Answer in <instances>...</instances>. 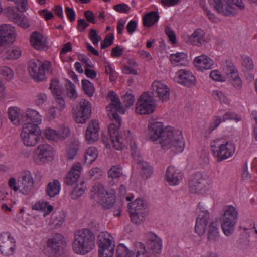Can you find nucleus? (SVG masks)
<instances>
[{"label": "nucleus", "instance_id": "nucleus-1", "mask_svg": "<svg viewBox=\"0 0 257 257\" xmlns=\"http://www.w3.org/2000/svg\"><path fill=\"white\" fill-rule=\"evenodd\" d=\"M149 139L152 141L159 140L164 150L171 149L175 153L182 152L184 148L182 132L171 126L164 127L161 122L152 120L148 126Z\"/></svg>", "mask_w": 257, "mask_h": 257}, {"label": "nucleus", "instance_id": "nucleus-2", "mask_svg": "<svg viewBox=\"0 0 257 257\" xmlns=\"http://www.w3.org/2000/svg\"><path fill=\"white\" fill-rule=\"evenodd\" d=\"M111 102L106 108L108 115L113 121L108 127L110 138L119 137L118 128L121 124V119L118 113L123 114L125 110L117 94L114 91H109L107 95Z\"/></svg>", "mask_w": 257, "mask_h": 257}, {"label": "nucleus", "instance_id": "nucleus-3", "mask_svg": "<svg viewBox=\"0 0 257 257\" xmlns=\"http://www.w3.org/2000/svg\"><path fill=\"white\" fill-rule=\"evenodd\" d=\"M95 246V235L89 229H82L75 234L73 244L74 250L77 254L85 255Z\"/></svg>", "mask_w": 257, "mask_h": 257}, {"label": "nucleus", "instance_id": "nucleus-4", "mask_svg": "<svg viewBox=\"0 0 257 257\" xmlns=\"http://www.w3.org/2000/svg\"><path fill=\"white\" fill-rule=\"evenodd\" d=\"M90 198L95 199L105 209L113 207L115 202L116 196L114 190L106 189L102 184H95L91 189Z\"/></svg>", "mask_w": 257, "mask_h": 257}, {"label": "nucleus", "instance_id": "nucleus-5", "mask_svg": "<svg viewBox=\"0 0 257 257\" xmlns=\"http://www.w3.org/2000/svg\"><path fill=\"white\" fill-rule=\"evenodd\" d=\"M128 210L131 221L140 224L147 215V202L142 198H137L128 203Z\"/></svg>", "mask_w": 257, "mask_h": 257}, {"label": "nucleus", "instance_id": "nucleus-6", "mask_svg": "<svg viewBox=\"0 0 257 257\" xmlns=\"http://www.w3.org/2000/svg\"><path fill=\"white\" fill-rule=\"evenodd\" d=\"M221 226L226 236L230 235L234 230L237 222L238 212L232 205H226L223 208Z\"/></svg>", "mask_w": 257, "mask_h": 257}, {"label": "nucleus", "instance_id": "nucleus-7", "mask_svg": "<svg viewBox=\"0 0 257 257\" xmlns=\"http://www.w3.org/2000/svg\"><path fill=\"white\" fill-rule=\"evenodd\" d=\"M222 140L216 139L211 143V149L219 161L231 157L235 151V146L230 142L222 143Z\"/></svg>", "mask_w": 257, "mask_h": 257}, {"label": "nucleus", "instance_id": "nucleus-8", "mask_svg": "<svg viewBox=\"0 0 257 257\" xmlns=\"http://www.w3.org/2000/svg\"><path fill=\"white\" fill-rule=\"evenodd\" d=\"M51 66L49 61H46L42 63L38 59L30 60L28 65L29 73L35 81L40 82L45 79V71H48Z\"/></svg>", "mask_w": 257, "mask_h": 257}, {"label": "nucleus", "instance_id": "nucleus-9", "mask_svg": "<svg viewBox=\"0 0 257 257\" xmlns=\"http://www.w3.org/2000/svg\"><path fill=\"white\" fill-rule=\"evenodd\" d=\"M41 130L35 124H24L21 137L24 144L27 146L36 145L40 139Z\"/></svg>", "mask_w": 257, "mask_h": 257}, {"label": "nucleus", "instance_id": "nucleus-10", "mask_svg": "<svg viewBox=\"0 0 257 257\" xmlns=\"http://www.w3.org/2000/svg\"><path fill=\"white\" fill-rule=\"evenodd\" d=\"M117 257H146L147 252L145 245L140 242L133 244V250H129L123 244H119L117 247Z\"/></svg>", "mask_w": 257, "mask_h": 257}, {"label": "nucleus", "instance_id": "nucleus-11", "mask_svg": "<svg viewBox=\"0 0 257 257\" xmlns=\"http://www.w3.org/2000/svg\"><path fill=\"white\" fill-rule=\"evenodd\" d=\"M155 107L152 97L148 93L144 92L137 100L136 112L141 115L152 113L154 111Z\"/></svg>", "mask_w": 257, "mask_h": 257}, {"label": "nucleus", "instance_id": "nucleus-12", "mask_svg": "<svg viewBox=\"0 0 257 257\" xmlns=\"http://www.w3.org/2000/svg\"><path fill=\"white\" fill-rule=\"evenodd\" d=\"M109 233L102 232L98 236V252L104 251V254L107 253V257H113L115 244Z\"/></svg>", "mask_w": 257, "mask_h": 257}, {"label": "nucleus", "instance_id": "nucleus-13", "mask_svg": "<svg viewBox=\"0 0 257 257\" xmlns=\"http://www.w3.org/2000/svg\"><path fill=\"white\" fill-rule=\"evenodd\" d=\"M91 114V107L89 102L83 99L79 103L77 111L73 113V118L78 123H84L88 119Z\"/></svg>", "mask_w": 257, "mask_h": 257}, {"label": "nucleus", "instance_id": "nucleus-14", "mask_svg": "<svg viewBox=\"0 0 257 257\" xmlns=\"http://www.w3.org/2000/svg\"><path fill=\"white\" fill-rule=\"evenodd\" d=\"M53 148L48 144L38 146L34 154L35 161L38 164L45 163L53 160Z\"/></svg>", "mask_w": 257, "mask_h": 257}, {"label": "nucleus", "instance_id": "nucleus-15", "mask_svg": "<svg viewBox=\"0 0 257 257\" xmlns=\"http://www.w3.org/2000/svg\"><path fill=\"white\" fill-rule=\"evenodd\" d=\"M64 237L60 234H55L47 241V251L50 257L60 255L63 244Z\"/></svg>", "mask_w": 257, "mask_h": 257}, {"label": "nucleus", "instance_id": "nucleus-16", "mask_svg": "<svg viewBox=\"0 0 257 257\" xmlns=\"http://www.w3.org/2000/svg\"><path fill=\"white\" fill-rule=\"evenodd\" d=\"M34 180L30 172L28 170L23 171L18 179V188L19 191L23 194L29 193L34 185Z\"/></svg>", "mask_w": 257, "mask_h": 257}, {"label": "nucleus", "instance_id": "nucleus-17", "mask_svg": "<svg viewBox=\"0 0 257 257\" xmlns=\"http://www.w3.org/2000/svg\"><path fill=\"white\" fill-rule=\"evenodd\" d=\"M15 249V242L11 234L6 232L1 234L0 236V251L6 256L13 254Z\"/></svg>", "mask_w": 257, "mask_h": 257}, {"label": "nucleus", "instance_id": "nucleus-18", "mask_svg": "<svg viewBox=\"0 0 257 257\" xmlns=\"http://www.w3.org/2000/svg\"><path fill=\"white\" fill-rule=\"evenodd\" d=\"M16 35L14 28L11 25L0 26V46H6L13 44Z\"/></svg>", "mask_w": 257, "mask_h": 257}, {"label": "nucleus", "instance_id": "nucleus-19", "mask_svg": "<svg viewBox=\"0 0 257 257\" xmlns=\"http://www.w3.org/2000/svg\"><path fill=\"white\" fill-rule=\"evenodd\" d=\"M210 5L219 13L225 16H234L236 14L235 9L230 5L222 0H208Z\"/></svg>", "mask_w": 257, "mask_h": 257}, {"label": "nucleus", "instance_id": "nucleus-20", "mask_svg": "<svg viewBox=\"0 0 257 257\" xmlns=\"http://www.w3.org/2000/svg\"><path fill=\"white\" fill-rule=\"evenodd\" d=\"M145 237L148 249L154 254L161 253L162 247V239L152 232L146 233Z\"/></svg>", "mask_w": 257, "mask_h": 257}, {"label": "nucleus", "instance_id": "nucleus-21", "mask_svg": "<svg viewBox=\"0 0 257 257\" xmlns=\"http://www.w3.org/2000/svg\"><path fill=\"white\" fill-rule=\"evenodd\" d=\"M205 180L200 172L193 174L189 182V191L192 193H200L205 187Z\"/></svg>", "mask_w": 257, "mask_h": 257}, {"label": "nucleus", "instance_id": "nucleus-22", "mask_svg": "<svg viewBox=\"0 0 257 257\" xmlns=\"http://www.w3.org/2000/svg\"><path fill=\"white\" fill-rule=\"evenodd\" d=\"M176 81L186 87L194 85L196 78L192 73L185 69L180 70L176 73Z\"/></svg>", "mask_w": 257, "mask_h": 257}, {"label": "nucleus", "instance_id": "nucleus-23", "mask_svg": "<svg viewBox=\"0 0 257 257\" xmlns=\"http://www.w3.org/2000/svg\"><path fill=\"white\" fill-rule=\"evenodd\" d=\"M99 126L96 120L90 122L86 130L85 139L89 143H92L96 141L99 138Z\"/></svg>", "mask_w": 257, "mask_h": 257}, {"label": "nucleus", "instance_id": "nucleus-24", "mask_svg": "<svg viewBox=\"0 0 257 257\" xmlns=\"http://www.w3.org/2000/svg\"><path fill=\"white\" fill-rule=\"evenodd\" d=\"M166 179L170 185H176L182 180V173L175 169L174 167L170 166L166 171Z\"/></svg>", "mask_w": 257, "mask_h": 257}, {"label": "nucleus", "instance_id": "nucleus-25", "mask_svg": "<svg viewBox=\"0 0 257 257\" xmlns=\"http://www.w3.org/2000/svg\"><path fill=\"white\" fill-rule=\"evenodd\" d=\"M193 62L195 66L201 71L211 69L214 64L213 61L205 55L196 57L194 59Z\"/></svg>", "mask_w": 257, "mask_h": 257}, {"label": "nucleus", "instance_id": "nucleus-26", "mask_svg": "<svg viewBox=\"0 0 257 257\" xmlns=\"http://www.w3.org/2000/svg\"><path fill=\"white\" fill-rule=\"evenodd\" d=\"M82 167L80 163L73 165L71 170L66 174L64 182L68 185H72L75 183L79 177Z\"/></svg>", "mask_w": 257, "mask_h": 257}, {"label": "nucleus", "instance_id": "nucleus-27", "mask_svg": "<svg viewBox=\"0 0 257 257\" xmlns=\"http://www.w3.org/2000/svg\"><path fill=\"white\" fill-rule=\"evenodd\" d=\"M22 122L24 124H35L37 126L41 122V116L39 113L33 109H29L21 116Z\"/></svg>", "mask_w": 257, "mask_h": 257}, {"label": "nucleus", "instance_id": "nucleus-28", "mask_svg": "<svg viewBox=\"0 0 257 257\" xmlns=\"http://www.w3.org/2000/svg\"><path fill=\"white\" fill-rule=\"evenodd\" d=\"M154 91L157 94L158 97L163 102L167 101L169 99V88L167 85L159 82H154L152 85Z\"/></svg>", "mask_w": 257, "mask_h": 257}, {"label": "nucleus", "instance_id": "nucleus-29", "mask_svg": "<svg viewBox=\"0 0 257 257\" xmlns=\"http://www.w3.org/2000/svg\"><path fill=\"white\" fill-rule=\"evenodd\" d=\"M32 45L36 49L43 50L46 46V40L43 36L38 32H34L30 39Z\"/></svg>", "mask_w": 257, "mask_h": 257}, {"label": "nucleus", "instance_id": "nucleus-30", "mask_svg": "<svg viewBox=\"0 0 257 257\" xmlns=\"http://www.w3.org/2000/svg\"><path fill=\"white\" fill-rule=\"evenodd\" d=\"M8 11L10 18L15 23L23 28H27L29 26V22L27 18L22 17L18 13L15 12L13 8L8 7Z\"/></svg>", "mask_w": 257, "mask_h": 257}, {"label": "nucleus", "instance_id": "nucleus-31", "mask_svg": "<svg viewBox=\"0 0 257 257\" xmlns=\"http://www.w3.org/2000/svg\"><path fill=\"white\" fill-rule=\"evenodd\" d=\"M204 33L201 29H196L195 32L188 37V42L193 45L201 46L204 41Z\"/></svg>", "mask_w": 257, "mask_h": 257}, {"label": "nucleus", "instance_id": "nucleus-32", "mask_svg": "<svg viewBox=\"0 0 257 257\" xmlns=\"http://www.w3.org/2000/svg\"><path fill=\"white\" fill-rule=\"evenodd\" d=\"M200 217L201 218H196L195 231L199 236H201L205 232L208 219L202 218V215H200Z\"/></svg>", "mask_w": 257, "mask_h": 257}, {"label": "nucleus", "instance_id": "nucleus-33", "mask_svg": "<svg viewBox=\"0 0 257 257\" xmlns=\"http://www.w3.org/2000/svg\"><path fill=\"white\" fill-rule=\"evenodd\" d=\"M159 18V16L157 12L151 11L144 16L143 24L146 27H151L158 21Z\"/></svg>", "mask_w": 257, "mask_h": 257}, {"label": "nucleus", "instance_id": "nucleus-34", "mask_svg": "<svg viewBox=\"0 0 257 257\" xmlns=\"http://www.w3.org/2000/svg\"><path fill=\"white\" fill-rule=\"evenodd\" d=\"M170 60L173 64L178 63L180 65H185L187 63V55L184 53H176V54H171L170 56Z\"/></svg>", "mask_w": 257, "mask_h": 257}, {"label": "nucleus", "instance_id": "nucleus-35", "mask_svg": "<svg viewBox=\"0 0 257 257\" xmlns=\"http://www.w3.org/2000/svg\"><path fill=\"white\" fill-rule=\"evenodd\" d=\"M24 113H21L19 109L14 108H10L8 111L9 118L11 121L15 125H18L22 122L21 116Z\"/></svg>", "mask_w": 257, "mask_h": 257}, {"label": "nucleus", "instance_id": "nucleus-36", "mask_svg": "<svg viewBox=\"0 0 257 257\" xmlns=\"http://www.w3.org/2000/svg\"><path fill=\"white\" fill-rule=\"evenodd\" d=\"M60 190V184L58 180H54L52 182H49L46 189L47 194L50 197L57 195Z\"/></svg>", "mask_w": 257, "mask_h": 257}, {"label": "nucleus", "instance_id": "nucleus-37", "mask_svg": "<svg viewBox=\"0 0 257 257\" xmlns=\"http://www.w3.org/2000/svg\"><path fill=\"white\" fill-rule=\"evenodd\" d=\"M219 225L217 222H212L209 226L208 239L210 241H216L218 237Z\"/></svg>", "mask_w": 257, "mask_h": 257}, {"label": "nucleus", "instance_id": "nucleus-38", "mask_svg": "<svg viewBox=\"0 0 257 257\" xmlns=\"http://www.w3.org/2000/svg\"><path fill=\"white\" fill-rule=\"evenodd\" d=\"M97 150L94 147H90L86 150L85 155V161L87 164H92L97 158Z\"/></svg>", "mask_w": 257, "mask_h": 257}, {"label": "nucleus", "instance_id": "nucleus-39", "mask_svg": "<svg viewBox=\"0 0 257 257\" xmlns=\"http://www.w3.org/2000/svg\"><path fill=\"white\" fill-rule=\"evenodd\" d=\"M67 83L65 84L66 94L68 97L74 100L78 97V94L74 85L69 80H66Z\"/></svg>", "mask_w": 257, "mask_h": 257}, {"label": "nucleus", "instance_id": "nucleus-40", "mask_svg": "<svg viewBox=\"0 0 257 257\" xmlns=\"http://www.w3.org/2000/svg\"><path fill=\"white\" fill-rule=\"evenodd\" d=\"M65 217V214L63 211L54 213L52 216L53 223L57 227H60L63 223Z\"/></svg>", "mask_w": 257, "mask_h": 257}, {"label": "nucleus", "instance_id": "nucleus-41", "mask_svg": "<svg viewBox=\"0 0 257 257\" xmlns=\"http://www.w3.org/2000/svg\"><path fill=\"white\" fill-rule=\"evenodd\" d=\"M81 83L82 89L84 93L90 97L93 96L95 91L93 85L86 79L82 80Z\"/></svg>", "mask_w": 257, "mask_h": 257}, {"label": "nucleus", "instance_id": "nucleus-42", "mask_svg": "<svg viewBox=\"0 0 257 257\" xmlns=\"http://www.w3.org/2000/svg\"><path fill=\"white\" fill-rule=\"evenodd\" d=\"M122 170L120 165H114L108 170V176L112 179L120 177L122 175Z\"/></svg>", "mask_w": 257, "mask_h": 257}, {"label": "nucleus", "instance_id": "nucleus-43", "mask_svg": "<svg viewBox=\"0 0 257 257\" xmlns=\"http://www.w3.org/2000/svg\"><path fill=\"white\" fill-rule=\"evenodd\" d=\"M138 165L141 170V173L143 174L145 177L148 178L151 176L152 173V168L146 162L143 161Z\"/></svg>", "mask_w": 257, "mask_h": 257}, {"label": "nucleus", "instance_id": "nucleus-44", "mask_svg": "<svg viewBox=\"0 0 257 257\" xmlns=\"http://www.w3.org/2000/svg\"><path fill=\"white\" fill-rule=\"evenodd\" d=\"M79 146L77 143H72L67 150V157L69 160H72L76 156Z\"/></svg>", "mask_w": 257, "mask_h": 257}, {"label": "nucleus", "instance_id": "nucleus-45", "mask_svg": "<svg viewBox=\"0 0 257 257\" xmlns=\"http://www.w3.org/2000/svg\"><path fill=\"white\" fill-rule=\"evenodd\" d=\"M132 150V155L134 162L137 164H140L143 160L141 155L140 154L139 151L137 147L135 142L130 146Z\"/></svg>", "mask_w": 257, "mask_h": 257}, {"label": "nucleus", "instance_id": "nucleus-46", "mask_svg": "<svg viewBox=\"0 0 257 257\" xmlns=\"http://www.w3.org/2000/svg\"><path fill=\"white\" fill-rule=\"evenodd\" d=\"M49 89L54 94L61 93L62 86L60 84L58 79L55 78L52 79Z\"/></svg>", "mask_w": 257, "mask_h": 257}, {"label": "nucleus", "instance_id": "nucleus-47", "mask_svg": "<svg viewBox=\"0 0 257 257\" xmlns=\"http://www.w3.org/2000/svg\"><path fill=\"white\" fill-rule=\"evenodd\" d=\"M81 186L80 187H75L73 188L70 194L72 199H77L84 193L85 187L83 181L81 182Z\"/></svg>", "mask_w": 257, "mask_h": 257}, {"label": "nucleus", "instance_id": "nucleus-48", "mask_svg": "<svg viewBox=\"0 0 257 257\" xmlns=\"http://www.w3.org/2000/svg\"><path fill=\"white\" fill-rule=\"evenodd\" d=\"M0 74L3 75L6 80H10L14 77L12 70L6 66L0 67Z\"/></svg>", "mask_w": 257, "mask_h": 257}, {"label": "nucleus", "instance_id": "nucleus-49", "mask_svg": "<svg viewBox=\"0 0 257 257\" xmlns=\"http://www.w3.org/2000/svg\"><path fill=\"white\" fill-rule=\"evenodd\" d=\"M45 136L49 140L57 141L60 139V136L58 135V132L50 128L46 129Z\"/></svg>", "mask_w": 257, "mask_h": 257}, {"label": "nucleus", "instance_id": "nucleus-50", "mask_svg": "<svg viewBox=\"0 0 257 257\" xmlns=\"http://www.w3.org/2000/svg\"><path fill=\"white\" fill-rule=\"evenodd\" d=\"M221 121H222V119L220 117L218 116L213 117L212 121L210 122L209 126L207 129L208 133L210 134L213 130L216 129L220 124Z\"/></svg>", "mask_w": 257, "mask_h": 257}, {"label": "nucleus", "instance_id": "nucleus-51", "mask_svg": "<svg viewBox=\"0 0 257 257\" xmlns=\"http://www.w3.org/2000/svg\"><path fill=\"white\" fill-rule=\"evenodd\" d=\"M21 54V51L19 48L9 50L6 52V57L10 59H17L20 56Z\"/></svg>", "mask_w": 257, "mask_h": 257}, {"label": "nucleus", "instance_id": "nucleus-52", "mask_svg": "<svg viewBox=\"0 0 257 257\" xmlns=\"http://www.w3.org/2000/svg\"><path fill=\"white\" fill-rule=\"evenodd\" d=\"M122 99L123 103L124 106L128 108L134 104L135 101V97L132 94L127 92L125 95H124Z\"/></svg>", "mask_w": 257, "mask_h": 257}, {"label": "nucleus", "instance_id": "nucleus-53", "mask_svg": "<svg viewBox=\"0 0 257 257\" xmlns=\"http://www.w3.org/2000/svg\"><path fill=\"white\" fill-rule=\"evenodd\" d=\"M110 144H112L113 147L117 150H121L124 145L122 142V137H117L115 138H110Z\"/></svg>", "mask_w": 257, "mask_h": 257}, {"label": "nucleus", "instance_id": "nucleus-54", "mask_svg": "<svg viewBox=\"0 0 257 257\" xmlns=\"http://www.w3.org/2000/svg\"><path fill=\"white\" fill-rule=\"evenodd\" d=\"M197 211H198V216L197 218H201L200 217V215H202V218L204 219H208L209 216V214L208 211L204 207L203 204L199 202L197 206Z\"/></svg>", "mask_w": 257, "mask_h": 257}, {"label": "nucleus", "instance_id": "nucleus-55", "mask_svg": "<svg viewBox=\"0 0 257 257\" xmlns=\"http://www.w3.org/2000/svg\"><path fill=\"white\" fill-rule=\"evenodd\" d=\"M113 38L114 36L112 33L107 34L104 41L101 43V49H105L112 45Z\"/></svg>", "mask_w": 257, "mask_h": 257}, {"label": "nucleus", "instance_id": "nucleus-56", "mask_svg": "<svg viewBox=\"0 0 257 257\" xmlns=\"http://www.w3.org/2000/svg\"><path fill=\"white\" fill-rule=\"evenodd\" d=\"M243 60V65L247 71H250L253 69V64L251 59L247 56L242 57Z\"/></svg>", "mask_w": 257, "mask_h": 257}, {"label": "nucleus", "instance_id": "nucleus-57", "mask_svg": "<svg viewBox=\"0 0 257 257\" xmlns=\"http://www.w3.org/2000/svg\"><path fill=\"white\" fill-rule=\"evenodd\" d=\"M36 209L37 210L41 209L46 212L44 214V216H46V215L49 213H50L53 210V206L52 205H50L47 202H42L39 204L38 206H36Z\"/></svg>", "mask_w": 257, "mask_h": 257}, {"label": "nucleus", "instance_id": "nucleus-58", "mask_svg": "<svg viewBox=\"0 0 257 257\" xmlns=\"http://www.w3.org/2000/svg\"><path fill=\"white\" fill-rule=\"evenodd\" d=\"M222 121L227 120H234L236 121H239L241 120L240 117L236 114L232 112H227L222 116Z\"/></svg>", "mask_w": 257, "mask_h": 257}, {"label": "nucleus", "instance_id": "nucleus-59", "mask_svg": "<svg viewBox=\"0 0 257 257\" xmlns=\"http://www.w3.org/2000/svg\"><path fill=\"white\" fill-rule=\"evenodd\" d=\"M89 174L91 179H99L101 175V169L98 167L93 168L89 171Z\"/></svg>", "mask_w": 257, "mask_h": 257}, {"label": "nucleus", "instance_id": "nucleus-60", "mask_svg": "<svg viewBox=\"0 0 257 257\" xmlns=\"http://www.w3.org/2000/svg\"><path fill=\"white\" fill-rule=\"evenodd\" d=\"M165 33L172 44H175L176 43V36L174 32L167 26L165 28Z\"/></svg>", "mask_w": 257, "mask_h": 257}, {"label": "nucleus", "instance_id": "nucleus-61", "mask_svg": "<svg viewBox=\"0 0 257 257\" xmlns=\"http://www.w3.org/2000/svg\"><path fill=\"white\" fill-rule=\"evenodd\" d=\"M205 14L212 23H218L220 21L219 18L216 17L207 8L205 9Z\"/></svg>", "mask_w": 257, "mask_h": 257}, {"label": "nucleus", "instance_id": "nucleus-62", "mask_svg": "<svg viewBox=\"0 0 257 257\" xmlns=\"http://www.w3.org/2000/svg\"><path fill=\"white\" fill-rule=\"evenodd\" d=\"M114 10L120 13H128L130 10V7L124 4H118L114 6Z\"/></svg>", "mask_w": 257, "mask_h": 257}, {"label": "nucleus", "instance_id": "nucleus-63", "mask_svg": "<svg viewBox=\"0 0 257 257\" xmlns=\"http://www.w3.org/2000/svg\"><path fill=\"white\" fill-rule=\"evenodd\" d=\"M210 77L215 81H224V78L217 70L212 71L210 73Z\"/></svg>", "mask_w": 257, "mask_h": 257}, {"label": "nucleus", "instance_id": "nucleus-64", "mask_svg": "<svg viewBox=\"0 0 257 257\" xmlns=\"http://www.w3.org/2000/svg\"><path fill=\"white\" fill-rule=\"evenodd\" d=\"M16 8L21 12H25L27 10L26 0H16Z\"/></svg>", "mask_w": 257, "mask_h": 257}]
</instances>
